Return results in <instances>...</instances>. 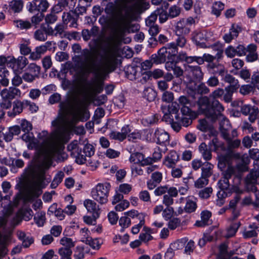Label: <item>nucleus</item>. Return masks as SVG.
<instances>
[{
    "mask_svg": "<svg viewBox=\"0 0 259 259\" xmlns=\"http://www.w3.org/2000/svg\"><path fill=\"white\" fill-rule=\"evenodd\" d=\"M49 211H52V212L55 211V215L58 217L60 220L64 219L65 217L64 215V211L61 208H57V204L54 203L52 205H51L49 209Z\"/></svg>",
    "mask_w": 259,
    "mask_h": 259,
    "instance_id": "obj_53",
    "label": "nucleus"
},
{
    "mask_svg": "<svg viewBox=\"0 0 259 259\" xmlns=\"http://www.w3.org/2000/svg\"><path fill=\"white\" fill-rule=\"evenodd\" d=\"M9 240V235H4L0 233V256L4 252Z\"/></svg>",
    "mask_w": 259,
    "mask_h": 259,
    "instance_id": "obj_46",
    "label": "nucleus"
},
{
    "mask_svg": "<svg viewBox=\"0 0 259 259\" xmlns=\"http://www.w3.org/2000/svg\"><path fill=\"white\" fill-rule=\"evenodd\" d=\"M198 151L202 157L205 161H209L212 158V150L210 146L204 142L201 143L198 146Z\"/></svg>",
    "mask_w": 259,
    "mask_h": 259,
    "instance_id": "obj_29",
    "label": "nucleus"
},
{
    "mask_svg": "<svg viewBox=\"0 0 259 259\" xmlns=\"http://www.w3.org/2000/svg\"><path fill=\"white\" fill-rule=\"evenodd\" d=\"M164 48L166 49L167 54L169 56L170 60H168V61L175 60L176 56L178 53V50L174 42L167 44Z\"/></svg>",
    "mask_w": 259,
    "mask_h": 259,
    "instance_id": "obj_39",
    "label": "nucleus"
},
{
    "mask_svg": "<svg viewBox=\"0 0 259 259\" xmlns=\"http://www.w3.org/2000/svg\"><path fill=\"white\" fill-rule=\"evenodd\" d=\"M179 159V156L175 151H171L165 157L163 164L169 168H173Z\"/></svg>",
    "mask_w": 259,
    "mask_h": 259,
    "instance_id": "obj_27",
    "label": "nucleus"
},
{
    "mask_svg": "<svg viewBox=\"0 0 259 259\" xmlns=\"http://www.w3.org/2000/svg\"><path fill=\"white\" fill-rule=\"evenodd\" d=\"M231 127V124L229 120L223 117V119L220 123V131L223 138L226 141L227 144V149L230 151L238 148L241 144V141L239 139L233 140L230 137L228 130Z\"/></svg>",
    "mask_w": 259,
    "mask_h": 259,
    "instance_id": "obj_4",
    "label": "nucleus"
},
{
    "mask_svg": "<svg viewBox=\"0 0 259 259\" xmlns=\"http://www.w3.org/2000/svg\"><path fill=\"white\" fill-rule=\"evenodd\" d=\"M73 256L75 259H83L84 258V248L79 246L76 247Z\"/></svg>",
    "mask_w": 259,
    "mask_h": 259,
    "instance_id": "obj_64",
    "label": "nucleus"
},
{
    "mask_svg": "<svg viewBox=\"0 0 259 259\" xmlns=\"http://www.w3.org/2000/svg\"><path fill=\"white\" fill-rule=\"evenodd\" d=\"M234 170L233 183V186H238L241 184L243 173L241 171H237L234 166H231Z\"/></svg>",
    "mask_w": 259,
    "mask_h": 259,
    "instance_id": "obj_49",
    "label": "nucleus"
},
{
    "mask_svg": "<svg viewBox=\"0 0 259 259\" xmlns=\"http://www.w3.org/2000/svg\"><path fill=\"white\" fill-rule=\"evenodd\" d=\"M185 71L192 77V78L190 79V82H191L193 79L198 81H201L203 79L204 74L200 66L187 65L185 66Z\"/></svg>",
    "mask_w": 259,
    "mask_h": 259,
    "instance_id": "obj_14",
    "label": "nucleus"
},
{
    "mask_svg": "<svg viewBox=\"0 0 259 259\" xmlns=\"http://www.w3.org/2000/svg\"><path fill=\"white\" fill-rule=\"evenodd\" d=\"M106 55L102 57L104 61L102 64H97V50L91 52L88 49L81 52L87 63V69L89 72L96 75L93 84L89 82L86 78L80 77L77 80L79 93L85 98H90L101 93L104 89V76L105 74L114 71L117 66V59L110 49L105 50Z\"/></svg>",
    "mask_w": 259,
    "mask_h": 259,
    "instance_id": "obj_1",
    "label": "nucleus"
},
{
    "mask_svg": "<svg viewBox=\"0 0 259 259\" xmlns=\"http://www.w3.org/2000/svg\"><path fill=\"white\" fill-rule=\"evenodd\" d=\"M221 80L229 84L227 87L239 89L240 85L238 79L227 71L221 77Z\"/></svg>",
    "mask_w": 259,
    "mask_h": 259,
    "instance_id": "obj_32",
    "label": "nucleus"
},
{
    "mask_svg": "<svg viewBox=\"0 0 259 259\" xmlns=\"http://www.w3.org/2000/svg\"><path fill=\"white\" fill-rule=\"evenodd\" d=\"M211 216V212L208 210H203L201 212V221H197L195 225L198 227H204L209 225V219Z\"/></svg>",
    "mask_w": 259,
    "mask_h": 259,
    "instance_id": "obj_34",
    "label": "nucleus"
},
{
    "mask_svg": "<svg viewBox=\"0 0 259 259\" xmlns=\"http://www.w3.org/2000/svg\"><path fill=\"white\" fill-rule=\"evenodd\" d=\"M191 29L183 19L180 20L177 23L176 33L177 35H187L190 32Z\"/></svg>",
    "mask_w": 259,
    "mask_h": 259,
    "instance_id": "obj_33",
    "label": "nucleus"
},
{
    "mask_svg": "<svg viewBox=\"0 0 259 259\" xmlns=\"http://www.w3.org/2000/svg\"><path fill=\"white\" fill-rule=\"evenodd\" d=\"M10 75L9 71L5 68H0V79L1 80V84L4 87H7L9 83L8 78Z\"/></svg>",
    "mask_w": 259,
    "mask_h": 259,
    "instance_id": "obj_42",
    "label": "nucleus"
},
{
    "mask_svg": "<svg viewBox=\"0 0 259 259\" xmlns=\"http://www.w3.org/2000/svg\"><path fill=\"white\" fill-rule=\"evenodd\" d=\"M145 219H143V217L142 215H139V223L133 226L132 228V232L134 234H137L141 227L145 224Z\"/></svg>",
    "mask_w": 259,
    "mask_h": 259,
    "instance_id": "obj_61",
    "label": "nucleus"
},
{
    "mask_svg": "<svg viewBox=\"0 0 259 259\" xmlns=\"http://www.w3.org/2000/svg\"><path fill=\"white\" fill-rule=\"evenodd\" d=\"M10 62L11 63L10 66L17 69H23L28 63L27 59L23 56H19L17 59L12 57Z\"/></svg>",
    "mask_w": 259,
    "mask_h": 259,
    "instance_id": "obj_30",
    "label": "nucleus"
},
{
    "mask_svg": "<svg viewBox=\"0 0 259 259\" xmlns=\"http://www.w3.org/2000/svg\"><path fill=\"white\" fill-rule=\"evenodd\" d=\"M197 127L200 131L205 132L210 128V126L205 119H202L199 120Z\"/></svg>",
    "mask_w": 259,
    "mask_h": 259,
    "instance_id": "obj_59",
    "label": "nucleus"
},
{
    "mask_svg": "<svg viewBox=\"0 0 259 259\" xmlns=\"http://www.w3.org/2000/svg\"><path fill=\"white\" fill-rule=\"evenodd\" d=\"M212 188L208 187L200 190L199 192V196L200 198L202 199H207L210 197V194L212 193Z\"/></svg>",
    "mask_w": 259,
    "mask_h": 259,
    "instance_id": "obj_63",
    "label": "nucleus"
},
{
    "mask_svg": "<svg viewBox=\"0 0 259 259\" xmlns=\"http://www.w3.org/2000/svg\"><path fill=\"white\" fill-rule=\"evenodd\" d=\"M53 34H54L53 28L51 26H46L42 24L40 28L34 32V38L37 40L45 41L47 39L48 35H52Z\"/></svg>",
    "mask_w": 259,
    "mask_h": 259,
    "instance_id": "obj_12",
    "label": "nucleus"
},
{
    "mask_svg": "<svg viewBox=\"0 0 259 259\" xmlns=\"http://www.w3.org/2000/svg\"><path fill=\"white\" fill-rule=\"evenodd\" d=\"M81 241L85 244L89 245L94 249H99L102 244V241L100 239L98 238L93 239L92 237H88Z\"/></svg>",
    "mask_w": 259,
    "mask_h": 259,
    "instance_id": "obj_40",
    "label": "nucleus"
},
{
    "mask_svg": "<svg viewBox=\"0 0 259 259\" xmlns=\"http://www.w3.org/2000/svg\"><path fill=\"white\" fill-rule=\"evenodd\" d=\"M142 8V6L137 4L131 5H124L123 10L124 14L121 16V20L125 28L129 27L135 13Z\"/></svg>",
    "mask_w": 259,
    "mask_h": 259,
    "instance_id": "obj_6",
    "label": "nucleus"
},
{
    "mask_svg": "<svg viewBox=\"0 0 259 259\" xmlns=\"http://www.w3.org/2000/svg\"><path fill=\"white\" fill-rule=\"evenodd\" d=\"M186 203L184 210L186 212L191 213L195 211L197 208L196 199L193 197L189 196L186 198Z\"/></svg>",
    "mask_w": 259,
    "mask_h": 259,
    "instance_id": "obj_36",
    "label": "nucleus"
},
{
    "mask_svg": "<svg viewBox=\"0 0 259 259\" xmlns=\"http://www.w3.org/2000/svg\"><path fill=\"white\" fill-rule=\"evenodd\" d=\"M155 13H157V16H159V20L161 23L165 22L169 17L166 11L163 8H157L155 10Z\"/></svg>",
    "mask_w": 259,
    "mask_h": 259,
    "instance_id": "obj_52",
    "label": "nucleus"
},
{
    "mask_svg": "<svg viewBox=\"0 0 259 259\" xmlns=\"http://www.w3.org/2000/svg\"><path fill=\"white\" fill-rule=\"evenodd\" d=\"M79 153H80L79 156L82 155V157H84L86 161V157H90L94 154L95 149L92 145L87 144L84 146L82 151L81 150V149H80Z\"/></svg>",
    "mask_w": 259,
    "mask_h": 259,
    "instance_id": "obj_38",
    "label": "nucleus"
},
{
    "mask_svg": "<svg viewBox=\"0 0 259 259\" xmlns=\"http://www.w3.org/2000/svg\"><path fill=\"white\" fill-rule=\"evenodd\" d=\"M52 124L53 126L57 127L56 138L60 147H64L62 145L67 143L68 141V135L69 131L68 128L65 125L61 124L59 121L57 120H53Z\"/></svg>",
    "mask_w": 259,
    "mask_h": 259,
    "instance_id": "obj_7",
    "label": "nucleus"
},
{
    "mask_svg": "<svg viewBox=\"0 0 259 259\" xmlns=\"http://www.w3.org/2000/svg\"><path fill=\"white\" fill-rule=\"evenodd\" d=\"M154 136L158 144L166 145L169 143V136L167 132L163 130L157 128L155 131Z\"/></svg>",
    "mask_w": 259,
    "mask_h": 259,
    "instance_id": "obj_26",
    "label": "nucleus"
},
{
    "mask_svg": "<svg viewBox=\"0 0 259 259\" xmlns=\"http://www.w3.org/2000/svg\"><path fill=\"white\" fill-rule=\"evenodd\" d=\"M156 96V92L151 88H147L144 91V97L149 102L153 101Z\"/></svg>",
    "mask_w": 259,
    "mask_h": 259,
    "instance_id": "obj_48",
    "label": "nucleus"
},
{
    "mask_svg": "<svg viewBox=\"0 0 259 259\" xmlns=\"http://www.w3.org/2000/svg\"><path fill=\"white\" fill-rule=\"evenodd\" d=\"M225 5L221 2H214L211 7V14L215 15L217 17H219L221 12L224 9Z\"/></svg>",
    "mask_w": 259,
    "mask_h": 259,
    "instance_id": "obj_44",
    "label": "nucleus"
},
{
    "mask_svg": "<svg viewBox=\"0 0 259 259\" xmlns=\"http://www.w3.org/2000/svg\"><path fill=\"white\" fill-rule=\"evenodd\" d=\"M15 26L21 30L28 29L31 27V22L27 20H23L21 19L15 20L14 21Z\"/></svg>",
    "mask_w": 259,
    "mask_h": 259,
    "instance_id": "obj_50",
    "label": "nucleus"
},
{
    "mask_svg": "<svg viewBox=\"0 0 259 259\" xmlns=\"http://www.w3.org/2000/svg\"><path fill=\"white\" fill-rule=\"evenodd\" d=\"M31 18V24L35 25L36 27L41 22L44 18V15L42 13H37Z\"/></svg>",
    "mask_w": 259,
    "mask_h": 259,
    "instance_id": "obj_62",
    "label": "nucleus"
},
{
    "mask_svg": "<svg viewBox=\"0 0 259 259\" xmlns=\"http://www.w3.org/2000/svg\"><path fill=\"white\" fill-rule=\"evenodd\" d=\"M242 31V28L239 24H232L229 32L225 34L223 36L225 41L227 43L230 42L232 40L237 38Z\"/></svg>",
    "mask_w": 259,
    "mask_h": 259,
    "instance_id": "obj_17",
    "label": "nucleus"
},
{
    "mask_svg": "<svg viewBox=\"0 0 259 259\" xmlns=\"http://www.w3.org/2000/svg\"><path fill=\"white\" fill-rule=\"evenodd\" d=\"M255 87L251 84L243 85L240 88V93L243 95H246L253 92Z\"/></svg>",
    "mask_w": 259,
    "mask_h": 259,
    "instance_id": "obj_60",
    "label": "nucleus"
},
{
    "mask_svg": "<svg viewBox=\"0 0 259 259\" xmlns=\"http://www.w3.org/2000/svg\"><path fill=\"white\" fill-rule=\"evenodd\" d=\"M73 104H70L68 100L61 102L59 104L60 110L64 114H66L70 109H71L72 111H73V109L72 108V106L75 105L77 102H78L79 104H80V106H81L82 102L80 100H78L76 98H74L73 99Z\"/></svg>",
    "mask_w": 259,
    "mask_h": 259,
    "instance_id": "obj_35",
    "label": "nucleus"
},
{
    "mask_svg": "<svg viewBox=\"0 0 259 259\" xmlns=\"http://www.w3.org/2000/svg\"><path fill=\"white\" fill-rule=\"evenodd\" d=\"M241 225L240 222L232 224L227 229V236L228 237L234 236Z\"/></svg>",
    "mask_w": 259,
    "mask_h": 259,
    "instance_id": "obj_54",
    "label": "nucleus"
},
{
    "mask_svg": "<svg viewBox=\"0 0 259 259\" xmlns=\"http://www.w3.org/2000/svg\"><path fill=\"white\" fill-rule=\"evenodd\" d=\"M208 38L206 30H196L191 34V39L193 44L201 48H206V42Z\"/></svg>",
    "mask_w": 259,
    "mask_h": 259,
    "instance_id": "obj_8",
    "label": "nucleus"
},
{
    "mask_svg": "<svg viewBox=\"0 0 259 259\" xmlns=\"http://www.w3.org/2000/svg\"><path fill=\"white\" fill-rule=\"evenodd\" d=\"M238 89L229 87H225L223 99L226 103H229L232 100V96L234 93L236 92Z\"/></svg>",
    "mask_w": 259,
    "mask_h": 259,
    "instance_id": "obj_43",
    "label": "nucleus"
},
{
    "mask_svg": "<svg viewBox=\"0 0 259 259\" xmlns=\"http://www.w3.org/2000/svg\"><path fill=\"white\" fill-rule=\"evenodd\" d=\"M218 166L219 168L223 172L229 166L232 165V155L231 153H226L220 156L219 158Z\"/></svg>",
    "mask_w": 259,
    "mask_h": 259,
    "instance_id": "obj_21",
    "label": "nucleus"
},
{
    "mask_svg": "<svg viewBox=\"0 0 259 259\" xmlns=\"http://www.w3.org/2000/svg\"><path fill=\"white\" fill-rule=\"evenodd\" d=\"M50 6L47 0H33L28 3L27 9L31 13L45 12Z\"/></svg>",
    "mask_w": 259,
    "mask_h": 259,
    "instance_id": "obj_9",
    "label": "nucleus"
},
{
    "mask_svg": "<svg viewBox=\"0 0 259 259\" xmlns=\"http://www.w3.org/2000/svg\"><path fill=\"white\" fill-rule=\"evenodd\" d=\"M151 62L155 64H160L166 63V60L168 61L169 56L167 54L166 49L164 47L160 48L157 54H154L151 56Z\"/></svg>",
    "mask_w": 259,
    "mask_h": 259,
    "instance_id": "obj_15",
    "label": "nucleus"
},
{
    "mask_svg": "<svg viewBox=\"0 0 259 259\" xmlns=\"http://www.w3.org/2000/svg\"><path fill=\"white\" fill-rule=\"evenodd\" d=\"M84 205L88 211L91 213L92 217L95 218V219H97L99 217L100 209L99 205L94 200L90 199L85 200Z\"/></svg>",
    "mask_w": 259,
    "mask_h": 259,
    "instance_id": "obj_20",
    "label": "nucleus"
},
{
    "mask_svg": "<svg viewBox=\"0 0 259 259\" xmlns=\"http://www.w3.org/2000/svg\"><path fill=\"white\" fill-rule=\"evenodd\" d=\"M72 108L73 109L72 117L67 122V126L70 129H73L79 121H83L82 112L78 102H77L75 105L72 106Z\"/></svg>",
    "mask_w": 259,
    "mask_h": 259,
    "instance_id": "obj_10",
    "label": "nucleus"
},
{
    "mask_svg": "<svg viewBox=\"0 0 259 259\" xmlns=\"http://www.w3.org/2000/svg\"><path fill=\"white\" fill-rule=\"evenodd\" d=\"M21 94V92L19 89L12 87L8 89H4L1 92V96L5 97L12 100L17 97H20Z\"/></svg>",
    "mask_w": 259,
    "mask_h": 259,
    "instance_id": "obj_24",
    "label": "nucleus"
},
{
    "mask_svg": "<svg viewBox=\"0 0 259 259\" xmlns=\"http://www.w3.org/2000/svg\"><path fill=\"white\" fill-rule=\"evenodd\" d=\"M233 174V168L231 166L222 172L223 176L218 182V186L220 189L217 193V196L219 199H223L228 197V194H231L232 191L230 189L229 179L232 178Z\"/></svg>",
    "mask_w": 259,
    "mask_h": 259,
    "instance_id": "obj_3",
    "label": "nucleus"
},
{
    "mask_svg": "<svg viewBox=\"0 0 259 259\" xmlns=\"http://www.w3.org/2000/svg\"><path fill=\"white\" fill-rule=\"evenodd\" d=\"M20 129L23 132H30L32 129V125L30 122L26 119H22L20 123Z\"/></svg>",
    "mask_w": 259,
    "mask_h": 259,
    "instance_id": "obj_58",
    "label": "nucleus"
},
{
    "mask_svg": "<svg viewBox=\"0 0 259 259\" xmlns=\"http://www.w3.org/2000/svg\"><path fill=\"white\" fill-rule=\"evenodd\" d=\"M119 225L121 227V232H123L125 228H128L131 224V221L129 217L126 216L121 217L119 221Z\"/></svg>",
    "mask_w": 259,
    "mask_h": 259,
    "instance_id": "obj_56",
    "label": "nucleus"
},
{
    "mask_svg": "<svg viewBox=\"0 0 259 259\" xmlns=\"http://www.w3.org/2000/svg\"><path fill=\"white\" fill-rule=\"evenodd\" d=\"M224 94V89L219 88L210 94V97L213 99L211 102L206 96L200 98L197 101L199 111L212 121H215L223 116L222 112L224 110V107L216 99L222 98Z\"/></svg>",
    "mask_w": 259,
    "mask_h": 259,
    "instance_id": "obj_2",
    "label": "nucleus"
},
{
    "mask_svg": "<svg viewBox=\"0 0 259 259\" xmlns=\"http://www.w3.org/2000/svg\"><path fill=\"white\" fill-rule=\"evenodd\" d=\"M68 5V0H58L57 4L55 5L52 9L54 13H59L62 11Z\"/></svg>",
    "mask_w": 259,
    "mask_h": 259,
    "instance_id": "obj_45",
    "label": "nucleus"
},
{
    "mask_svg": "<svg viewBox=\"0 0 259 259\" xmlns=\"http://www.w3.org/2000/svg\"><path fill=\"white\" fill-rule=\"evenodd\" d=\"M213 165L209 162H206L203 164V166L201 168V176L208 179L212 175V168Z\"/></svg>",
    "mask_w": 259,
    "mask_h": 259,
    "instance_id": "obj_41",
    "label": "nucleus"
},
{
    "mask_svg": "<svg viewBox=\"0 0 259 259\" xmlns=\"http://www.w3.org/2000/svg\"><path fill=\"white\" fill-rule=\"evenodd\" d=\"M58 253L61 259H71L72 251L71 249L61 247L58 250Z\"/></svg>",
    "mask_w": 259,
    "mask_h": 259,
    "instance_id": "obj_51",
    "label": "nucleus"
},
{
    "mask_svg": "<svg viewBox=\"0 0 259 259\" xmlns=\"http://www.w3.org/2000/svg\"><path fill=\"white\" fill-rule=\"evenodd\" d=\"M257 48V46L254 44H250L247 46L246 52L248 53L246 57L247 61L252 62L258 59Z\"/></svg>",
    "mask_w": 259,
    "mask_h": 259,
    "instance_id": "obj_31",
    "label": "nucleus"
},
{
    "mask_svg": "<svg viewBox=\"0 0 259 259\" xmlns=\"http://www.w3.org/2000/svg\"><path fill=\"white\" fill-rule=\"evenodd\" d=\"M187 242L186 238L179 239L170 244V247L175 251L183 248Z\"/></svg>",
    "mask_w": 259,
    "mask_h": 259,
    "instance_id": "obj_55",
    "label": "nucleus"
},
{
    "mask_svg": "<svg viewBox=\"0 0 259 259\" xmlns=\"http://www.w3.org/2000/svg\"><path fill=\"white\" fill-rule=\"evenodd\" d=\"M67 149L68 151L70 152L71 156L75 158V161L77 163L82 164L85 162V159L84 157H82V155L79 157L80 153H79L80 149L78 148L77 141H72L67 146Z\"/></svg>",
    "mask_w": 259,
    "mask_h": 259,
    "instance_id": "obj_13",
    "label": "nucleus"
},
{
    "mask_svg": "<svg viewBox=\"0 0 259 259\" xmlns=\"http://www.w3.org/2000/svg\"><path fill=\"white\" fill-rule=\"evenodd\" d=\"M28 103L27 100L23 101L18 100H15L13 103V110L8 112V115L12 118L15 117L16 115L20 114L23 111V108H25V105Z\"/></svg>",
    "mask_w": 259,
    "mask_h": 259,
    "instance_id": "obj_19",
    "label": "nucleus"
},
{
    "mask_svg": "<svg viewBox=\"0 0 259 259\" xmlns=\"http://www.w3.org/2000/svg\"><path fill=\"white\" fill-rule=\"evenodd\" d=\"M24 3L22 0H11L7 6L8 12L12 14H18L22 11Z\"/></svg>",
    "mask_w": 259,
    "mask_h": 259,
    "instance_id": "obj_22",
    "label": "nucleus"
},
{
    "mask_svg": "<svg viewBox=\"0 0 259 259\" xmlns=\"http://www.w3.org/2000/svg\"><path fill=\"white\" fill-rule=\"evenodd\" d=\"M206 67L209 72L213 74H219L221 77L227 71L224 66L219 63L208 64Z\"/></svg>",
    "mask_w": 259,
    "mask_h": 259,
    "instance_id": "obj_25",
    "label": "nucleus"
},
{
    "mask_svg": "<svg viewBox=\"0 0 259 259\" xmlns=\"http://www.w3.org/2000/svg\"><path fill=\"white\" fill-rule=\"evenodd\" d=\"M258 113V108L256 106H253V107L251 108V110L247 115L249 116L248 119L249 121L251 123L254 122L257 118Z\"/></svg>",
    "mask_w": 259,
    "mask_h": 259,
    "instance_id": "obj_57",
    "label": "nucleus"
},
{
    "mask_svg": "<svg viewBox=\"0 0 259 259\" xmlns=\"http://www.w3.org/2000/svg\"><path fill=\"white\" fill-rule=\"evenodd\" d=\"M111 185L109 183H99L91 191L93 198L101 204L108 201V197Z\"/></svg>",
    "mask_w": 259,
    "mask_h": 259,
    "instance_id": "obj_5",
    "label": "nucleus"
},
{
    "mask_svg": "<svg viewBox=\"0 0 259 259\" xmlns=\"http://www.w3.org/2000/svg\"><path fill=\"white\" fill-rule=\"evenodd\" d=\"M129 160L131 162L139 164L141 166L147 165L152 163L151 157L145 158L144 154L138 152L132 153Z\"/></svg>",
    "mask_w": 259,
    "mask_h": 259,
    "instance_id": "obj_16",
    "label": "nucleus"
},
{
    "mask_svg": "<svg viewBox=\"0 0 259 259\" xmlns=\"http://www.w3.org/2000/svg\"><path fill=\"white\" fill-rule=\"evenodd\" d=\"M24 166V162L21 159H17L12 157L10 169L12 173H17L18 169L22 168Z\"/></svg>",
    "mask_w": 259,
    "mask_h": 259,
    "instance_id": "obj_37",
    "label": "nucleus"
},
{
    "mask_svg": "<svg viewBox=\"0 0 259 259\" xmlns=\"http://www.w3.org/2000/svg\"><path fill=\"white\" fill-rule=\"evenodd\" d=\"M60 243L63 246L61 248H67L71 249L75 245V242L73 241L72 239L67 237H62L60 241Z\"/></svg>",
    "mask_w": 259,
    "mask_h": 259,
    "instance_id": "obj_47",
    "label": "nucleus"
},
{
    "mask_svg": "<svg viewBox=\"0 0 259 259\" xmlns=\"http://www.w3.org/2000/svg\"><path fill=\"white\" fill-rule=\"evenodd\" d=\"M141 71L140 66L130 65L126 68L125 73L129 79L133 80L138 78L141 74L144 75V73H141Z\"/></svg>",
    "mask_w": 259,
    "mask_h": 259,
    "instance_id": "obj_23",
    "label": "nucleus"
},
{
    "mask_svg": "<svg viewBox=\"0 0 259 259\" xmlns=\"http://www.w3.org/2000/svg\"><path fill=\"white\" fill-rule=\"evenodd\" d=\"M259 177V171L257 170L251 171L245 179V187L247 191L255 192L256 187L255 184L257 179Z\"/></svg>",
    "mask_w": 259,
    "mask_h": 259,
    "instance_id": "obj_11",
    "label": "nucleus"
},
{
    "mask_svg": "<svg viewBox=\"0 0 259 259\" xmlns=\"http://www.w3.org/2000/svg\"><path fill=\"white\" fill-rule=\"evenodd\" d=\"M78 18L77 14H76L73 11H70L68 13L64 12L62 15L63 23L66 25L70 23V27H77L78 25L77 21Z\"/></svg>",
    "mask_w": 259,
    "mask_h": 259,
    "instance_id": "obj_18",
    "label": "nucleus"
},
{
    "mask_svg": "<svg viewBox=\"0 0 259 259\" xmlns=\"http://www.w3.org/2000/svg\"><path fill=\"white\" fill-rule=\"evenodd\" d=\"M177 63L175 60L167 61L165 64L166 69L168 71H173L174 74L179 77L183 75V70L177 65Z\"/></svg>",
    "mask_w": 259,
    "mask_h": 259,
    "instance_id": "obj_28",
    "label": "nucleus"
}]
</instances>
